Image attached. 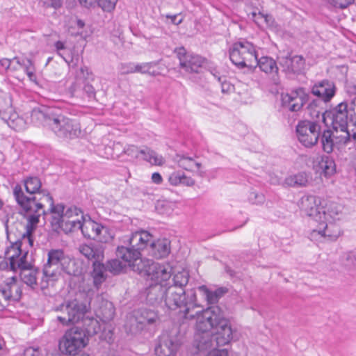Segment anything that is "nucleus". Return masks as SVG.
<instances>
[{
	"mask_svg": "<svg viewBox=\"0 0 356 356\" xmlns=\"http://www.w3.org/2000/svg\"><path fill=\"white\" fill-rule=\"evenodd\" d=\"M164 303L170 310L183 309L184 317L186 319H193V310L200 307L196 303V293L194 289L186 291L184 289L176 286H168Z\"/></svg>",
	"mask_w": 356,
	"mask_h": 356,
	"instance_id": "f257e3e1",
	"label": "nucleus"
},
{
	"mask_svg": "<svg viewBox=\"0 0 356 356\" xmlns=\"http://www.w3.org/2000/svg\"><path fill=\"white\" fill-rule=\"evenodd\" d=\"M13 195L19 209L25 213L38 211L40 209L43 213H45L43 209L44 203H49L50 207L51 202L54 204V199L47 190L42 188L33 194L26 195L22 186L19 184L13 188Z\"/></svg>",
	"mask_w": 356,
	"mask_h": 356,
	"instance_id": "f03ea898",
	"label": "nucleus"
},
{
	"mask_svg": "<svg viewBox=\"0 0 356 356\" xmlns=\"http://www.w3.org/2000/svg\"><path fill=\"white\" fill-rule=\"evenodd\" d=\"M67 255L63 249H51L47 254V261L42 269L43 277L40 283L41 289L48 287L49 280L64 277L66 271Z\"/></svg>",
	"mask_w": 356,
	"mask_h": 356,
	"instance_id": "7ed1b4c3",
	"label": "nucleus"
},
{
	"mask_svg": "<svg viewBox=\"0 0 356 356\" xmlns=\"http://www.w3.org/2000/svg\"><path fill=\"white\" fill-rule=\"evenodd\" d=\"M81 325L88 335H93L100 330V324L90 311V305L72 302L68 303V325Z\"/></svg>",
	"mask_w": 356,
	"mask_h": 356,
	"instance_id": "20e7f679",
	"label": "nucleus"
},
{
	"mask_svg": "<svg viewBox=\"0 0 356 356\" xmlns=\"http://www.w3.org/2000/svg\"><path fill=\"white\" fill-rule=\"evenodd\" d=\"M32 120L39 121L44 126L49 127L59 138L67 137V119L57 110L45 107L35 108L31 112Z\"/></svg>",
	"mask_w": 356,
	"mask_h": 356,
	"instance_id": "39448f33",
	"label": "nucleus"
},
{
	"mask_svg": "<svg viewBox=\"0 0 356 356\" xmlns=\"http://www.w3.org/2000/svg\"><path fill=\"white\" fill-rule=\"evenodd\" d=\"M256 56L255 47L246 40L235 42L229 49V58L238 68L248 67L252 70Z\"/></svg>",
	"mask_w": 356,
	"mask_h": 356,
	"instance_id": "423d86ee",
	"label": "nucleus"
},
{
	"mask_svg": "<svg viewBox=\"0 0 356 356\" xmlns=\"http://www.w3.org/2000/svg\"><path fill=\"white\" fill-rule=\"evenodd\" d=\"M193 318H196L195 327L197 332L211 331L223 320L224 314L218 306H211L202 311H197Z\"/></svg>",
	"mask_w": 356,
	"mask_h": 356,
	"instance_id": "0eeeda50",
	"label": "nucleus"
},
{
	"mask_svg": "<svg viewBox=\"0 0 356 356\" xmlns=\"http://www.w3.org/2000/svg\"><path fill=\"white\" fill-rule=\"evenodd\" d=\"M116 255L128 264L134 271L146 277L150 271L149 268L152 264L154 263L152 260L141 258L140 253H138L137 251L129 252L123 245L117 248Z\"/></svg>",
	"mask_w": 356,
	"mask_h": 356,
	"instance_id": "6e6552de",
	"label": "nucleus"
},
{
	"mask_svg": "<svg viewBox=\"0 0 356 356\" xmlns=\"http://www.w3.org/2000/svg\"><path fill=\"white\" fill-rule=\"evenodd\" d=\"M299 142L306 147L315 145L321 134V125L316 121L302 120L296 126Z\"/></svg>",
	"mask_w": 356,
	"mask_h": 356,
	"instance_id": "1a4fd4ad",
	"label": "nucleus"
},
{
	"mask_svg": "<svg viewBox=\"0 0 356 356\" xmlns=\"http://www.w3.org/2000/svg\"><path fill=\"white\" fill-rule=\"evenodd\" d=\"M6 254L9 256L10 268L13 271H20L33 266V264L27 261L28 251L22 254V241H15L8 248Z\"/></svg>",
	"mask_w": 356,
	"mask_h": 356,
	"instance_id": "9d476101",
	"label": "nucleus"
},
{
	"mask_svg": "<svg viewBox=\"0 0 356 356\" xmlns=\"http://www.w3.org/2000/svg\"><path fill=\"white\" fill-rule=\"evenodd\" d=\"M0 117L7 124L15 131L24 129L25 122L14 111L10 98L0 97Z\"/></svg>",
	"mask_w": 356,
	"mask_h": 356,
	"instance_id": "9b49d317",
	"label": "nucleus"
},
{
	"mask_svg": "<svg viewBox=\"0 0 356 356\" xmlns=\"http://www.w3.org/2000/svg\"><path fill=\"white\" fill-rule=\"evenodd\" d=\"M317 228L309 233V238L313 241H323L324 240L334 241L341 233L339 225L324 221L317 222Z\"/></svg>",
	"mask_w": 356,
	"mask_h": 356,
	"instance_id": "f8f14e48",
	"label": "nucleus"
},
{
	"mask_svg": "<svg viewBox=\"0 0 356 356\" xmlns=\"http://www.w3.org/2000/svg\"><path fill=\"white\" fill-rule=\"evenodd\" d=\"M68 33L71 36L79 37L77 53L82 52L85 41L90 33L85 21L77 15H71L68 19Z\"/></svg>",
	"mask_w": 356,
	"mask_h": 356,
	"instance_id": "ddd939ff",
	"label": "nucleus"
},
{
	"mask_svg": "<svg viewBox=\"0 0 356 356\" xmlns=\"http://www.w3.org/2000/svg\"><path fill=\"white\" fill-rule=\"evenodd\" d=\"M152 240V235L147 231L142 230L131 234L127 240L124 241V245H122L129 252L137 251L140 253V251L145 248L149 250Z\"/></svg>",
	"mask_w": 356,
	"mask_h": 356,
	"instance_id": "4468645a",
	"label": "nucleus"
},
{
	"mask_svg": "<svg viewBox=\"0 0 356 356\" xmlns=\"http://www.w3.org/2000/svg\"><path fill=\"white\" fill-rule=\"evenodd\" d=\"M0 293L7 302L19 301L22 291L20 283L15 276L8 277L0 283Z\"/></svg>",
	"mask_w": 356,
	"mask_h": 356,
	"instance_id": "2eb2a0df",
	"label": "nucleus"
},
{
	"mask_svg": "<svg viewBox=\"0 0 356 356\" xmlns=\"http://www.w3.org/2000/svg\"><path fill=\"white\" fill-rule=\"evenodd\" d=\"M176 53L179 60L180 67L187 72H197L204 63L202 57L187 53L184 47L177 49Z\"/></svg>",
	"mask_w": 356,
	"mask_h": 356,
	"instance_id": "dca6fc26",
	"label": "nucleus"
},
{
	"mask_svg": "<svg viewBox=\"0 0 356 356\" xmlns=\"http://www.w3.org/2000/svg\"><path fill=\"white\" fill-rule=\"evenodd\" d=\"M87 334L79 325L68 327V355L83 348L87 345L88 340Z\"/></svg>",
	"mask_w": 356,
	"mask_h": 356,
	"instance_id": "f3484780",
	"label": "nucleus"
},
{
	"mask_svg": "<svg viewBox=\"0 0 356 356\" xmlns=\"http://www.w3.org/2000/svg\"><path fill=\"white\" fill-rule=\"evenodd\" d=\"M307 100V97L302 88L282 95V98L283 106L293 112L300 111Z\"/></svg>",
	"mask_w": 356,
	"mask_h": 356,
	"instance_id": "a211bd4d",
	"label": "nucleus"
},
{
	"mask_svg": "<svg viewBox=\"0 0 356 356\" xmlns=\"http://www.w3.org/2000/svg\"><path fill=\"white\" fill-rule=\"evenodd\" d=\"M91 74H90L87 67H80L76 72V82L72 83L71 86V94L72 96L75 95V92L77 88H80L83 85V90L88 95L89 98L95 97V91L93 86L89 83H85V82L90 79Z\"/></svg>",
	"mask_w": 356,
	"mask_h": 356,
	"instance_id": "6ab92c4d",
	"label": "nucleus"
},
{
	"mask_svg": "<svg viewBox=\"0 0 356 356\" xmlns=\"http://www.w3.org/2000/svg\"><path fill=\"white\" fill-rule=\"evenodd\" d=\"M65 205L63 204H54L51 202V207H49L51 213V227L54 232L58 235L64 233L67 234L65 228L66 222L64 221Z\"/></svg>",
	"mask_w": 356,
	"mask_h": 356,
	"instance_id": "aec40b11",
	"label": "nucleus"
},
{
	"mask_svg": "<svg viewBox=\"0 0 356 356\" xmlns=\"http://www.w3.org/2000/svg\"><path fill=\"white\" fill-rule=\"evenodd\" d=\"M178 348L177 340L168 333L162 334L155 348L156 356H175Z\"/></svg>",
	"mask_w": 356,
	"mask_h": 356,
	"instance_id": "412c9836",
	"label": "nucleus"
},
{
	"mask_svg": "<svg viewBox=\"0 0 356 356\" xmlns=\"http://www.w3.org/2000/svg\"><path fill=\"white\" fill-rule=\"evenodd\" d=\"M83 235L88 238L99 240V241H106L104 237H102L103 232H107V228L97 222L92 220L90 218L85 219L80 229Z\"/></svg>",
	"mask_w": 356,
	"mask_h": 356,
	"instance_id": "4be33fe9",
	"label": "nucleus"
},
{
	"mask_svg": "<svg viewBox=\"0 0 356 356\" xmlns=\"http://www.w3.org/2000/svg\"><path fill=\"white\" fill-rule=\"evenodd\" d=\"M95 315L102 322L108 323L113 320L115 316V307L113 303L105 300L102 296H97L95 300Z\"/></svg>",
	"mask_w": 356,
	"mask_h": 356,
	"instance_id": "5701e85b",
	"label": "nucleus"
},
{
	"mask_svg": "<svg viewBox=\"0 0 356 356\" xmlns=\"http://www.w3.org/2000/svg\"><path fill=\"white\" fill-rule=\"evenodd\" d=\"M320 199L312 195H304L299 201L298 205L300 210L307 216L313 217L316 222V218L320 214Z\"/></svg>",
	"mask_w": 356,
	"mask_h": 356,
	"instance_id": "b1692460",
	"label": "nucleus"
},
{
	"mask_svg": "<svg viewBox=\"0 0 356 356\" xmlns=\"http://www.w3.org/2000/svg\"><path fill=\"white\" fill-rule=\"evenodd\" d=\"M213 330L216 331L212 334L216 346H225L232 340L233 330L229 321L225 318Z\"/></svg>",
	"mask_w": 356,
	"mask_h": 356,
	"instance_id": "393cba45",
	"label": "nucleus"
},
{
	"mask_svg": "<svg viewBox=\"0 0 356 356\" xmlns=\"http://www.w3.org/2000/svg\"><path fill=\"white\" fill-rule=\"evenodd\" d=\"M279 63L286 73L298 74L304 69L305 60L301 56L287 55L280 57Z\"/></svg>",
	"mask_w": 356,
	"mask_h": 356,
	"instance_id": "a878e982",
	"label": "nucleus"
},
{
	"mask_svg": "<svg viewBox=\"0 0 356 356\" xmlns=\"http://www.w3.org/2000/svg\"><path fill=\"white\" fill-rule=\"evenodd\" d=\"M149 270L147 280L154 281L155 283L167 284L166 281L171 277L172 268L168 264L154 261Z\"/></svg>",
	"mask_w": 356,
	"mask_h": 356,
	"instance_id": "bb28decb",
	"label": "nucleus"
},
{
	"mask_svg": "<svg viewBox=\"0 0 356 356\" xmlns=\"http://www.w3.org/2000/svg\"><path fill=\"white\" fill-rule=\"evenodd\" d=\"M342 206L336 202H330L321 208L320 214L316 218V222H332L340 219L342 213Z\"/></svg>",
	"mask_w": 356,
	"mask_h": 356,
	"instance_id": "cd10ccee",
	"label": "nucleus"
},
{
	"mask_svg": "<svg viewBox=\"0 0 356 356\" xmlns=\"http://www.w3.org/2000/svg\"><path fill=\"white\" fill-rule=\"evenodd\" d=\"M336 88L332 81L323 80L314 84L312 92L318 97L323 102H329L335 95Z\"/></svg>",
	"mask_w": 356,
	"mask_h": 356,
	"instance_id": "c85d7f7f",
	"label": "nucleus"
},
{
	"mask_svg": "<svg viewBox=\"0 0 356 356\" xmlns=\"http://www.w3.org/2000/svg\"><path fill=\"white\" fill-rule=\"evenodd\" d=\"M167 290V284H151L147 289V301L152 305L161 304L165 301Z\"/></svg>",
	"mask_w": 356,
	"mask_h": 356,
	"instance_id": "c756f323",
	"label": "nucleus"
},
{
	"mask_svg": "<svg viewBox=\"0 0 356 356\" xmlns=\"http://www.w3.org/2000/svg\"><path fill=\"white\" fill-rule=\"evenodd\" d=\"M170 241L168 238H160L151 241L149 245V253L156 259L166 257L170 252Z\"/></svg>",
	"mask_w": 356,
	"mask_h": 356,
	"instance_id": "7c9ffc66",
	"label": "nucleus"
},
{
	"mask_svg": "<svg viewBox=\"0 0 356 356\" xmlns=\"http://www.w3.org/2000/svg\"><path fill=\"white\" fill-rule=\"evenodd\" d=\"M349 120V109L348 104L345 103L339 104L333 114L332 126L333 129L348 128Z\"/></svg>",
	"mask_w": 356,
	"mask_h": 356,
	"instance_id": "2f4dec72",
	"label": "nucleus"
},
{
	"mask_svg": "<svg viewBox=\"0 0 356 356\" xmlns=\"http://www.w3.org/2000/svg\"><path fill=\"white\" fill-rule=\"evenodd\" d=\"M195 345L200 351L206 350L209 348L216 349L214 337L211 331L197 332L195 334Z\"/></svg>",
	"mask_w": 356,
	"mask_h": 356,
	"instance_id": "473e14b6",
	"label": "nucleus"
},
{
	"mask_svg": "<svg viewBox=\"0 0 356 356\" xmlns=\"http://www.w3.org/2000/svg\"><path fill=\"white\" fill-rule=\"evenodd\" d=\"M158 321V314L154 310L140 309L136 314L137 327L140 330L143 329L146 325H153Z\"/></svg>",
	"mask_w": 356,
	"mask_h": 356,
	"instance_id": "72a5a7b5",
	"label": "nucleus"
},
{
	"mask_svg": "<svg viewBox=\"0 0 356 356\" xmlns=\"http://www.w3.org/2000/svg\"><path fill=\"white\" fill-rule=\"evenodd\" d=\"M39 274L40 270L33 266L28 269L20 271L19 277L24 284L31 289L35 290L39 286L38 282V276Z\"/></svg>",
	"mask_w": 356,
	"mask_h": 356,
	"instance_id": "f704fd0d",
	"label": "nucleus"
},
{
	"mask_svg": "<svg viewBox=\"0 0 356 356\" xmlns=\"http://www.w3.org/2000/svg\"><path fill=\"white\" fill-rule=\"evenodd\" d=\"M86 217L83 212L77 207H71L68 209V226L70 225V232L80 230Z\"/></svg>",
	"mask_w": 356,
	"mask_h": 356,
	"instance_id": "c9c22d12",
	"label": "nucleus"
},
{
	"mask_svg": "<svg viewBox=\"0 0 356 356\" xmlns=\"http://www.w3.org/2000/svg\"><path fill=\"white\" fill-rule=\"evenodd\" d=\"M118 0H79L81 6L85 8H90L98 6L104 12H112L116 6Z\"/></svg>",
	"mask_w": 356,
	"mask_h": 356,
	"instance_id": "e433bc0d",
	"label": "nucleus"
},
{
	"mask_svg": "<svg viewBox=\"0 0 356 356\" xmlns=\"http://www.w3.org/2000/svg\"><path fill=\"white\" fill-rule=\"evenodd\" d=\"M257 66H259L260 70L266 74H277L278 72L275 60L268 56H263L259 59L257 55L253 69Z\"/></svg>",
	"mask_w": 356,
	"mask_h": 356,
	"instance_id": "4c0bfd02",
	"label": "nucleus"
},
{
	"mask_svg": "<svg viewBox=\"0 0 356 356\" xmlns=\"http://www.w3.org/2000/svg\"><path fill=\"white\" fill-rule=\"evenodd\" d=\"M79 252L87 259L92 261V264L96 261H101L104 257L101 249L88 245H81L79 247Z\"/></svg>",
	"mask_w": 356,
	"mask_h": 356,
	"instance_id": "58836bf2",
	"label": "nucleus"
},
{
	"mask_svg": "<svg viewBox=\"0 0 356 356\" xmlns=\"http://www.w3.org/2000/svg\"><path fill=\"white\" fill-rule=\"evenodd\" d=\"M20 214L24 216L27 218V222L25 225V230L26 231V234H29L31 232H33L36 229L37 225L39 222V218L42 214H44L42 212V210L38 209V211H31L29 213H25L22 209H20L19 212Z\"/></svg>",
	"mask_w": 356,
	"mask_h": 356,
	"instance_id": "ea45409f",
	"label": "nucleus"
},
{
	"mask_svg": "<svg viewBox=\"0 0 356 356\" xmlns=\"http://www.w3.org/2000/svg\"><path fill=\"white\" fill-rule=\"evenodd\" d=\"M325 103L321 99L312 101L307 107L308 115L314 120L318 119L321 116L323 120H325V110L323 106Z\"/></svg>",
	"mask_w": 356,
	"mask_h": 356,
	"instance_id": "a19ab883",
	"label": "nucleus"
},
{
	"mask_svg": "<svg viewBox=\"0 0 356 356\" xmlns=\"http://www.w3.org/2000/svg\"><path fill=\"white\" fill-rule=\"evenodd\" d=\"M168 181L170 185L177 186L183 185L185 186H193L195 184V180L190 177H187L184 173L180 172H174L168 177Z\"/></svg>",
	"mask_w": 356,
	"mask_h": 356,
	"instance_id": "79ce46f5",
	"label": "nucleus"
},
{
	"mask_svg": "<svg viewBox=\"0 0 356 356\" xmlns=\"http://www.w3.org/2000/svg\"><path fill=\"white\" fill-rule=\"evenodd\" d=\"M178 166L187 171H193L194 168L199 169L201 163L195 161L193 158L177 154L174 159Z\"/></svg>",
	"mask_w": 356,
	"mask_h": 356,
	"instance_id": "37998d69",
	"label": "nucleus"
},
{
	"mask_svg": "<svg viewBox=\"0 0 356 356\" xmlns=\"http://www.w3.org/2000/svg\"><path fill=\"white\" fill-rule=\"evenodd\" d=\"M307 183L308 178L307 174L300 172L286 177L284 184L289 187H303L306 186Z\"/></svg>",
	"mask_w": 356,
	"mask_h": 356,
	"instance_id": "c03bdc74",
	"label": "nucleus"
},
{
	"mask_svg": "<svg viewBox=\"0 0 356 356\" xmlns=\"http://www.w3.org/2000/svg\"><path fill=\"white\" fill-rule=\"evenodd\" d=\"M140 152L143 155V159L152 165H162L165 163V159L161 155H159L148 147L140 149Z\"/></svg>",
	"mask_w": 356,
	"mask_h": 356,
	"instance_id": "a18cd8bd",
	"label": "nucleus"
},
{
	"mask_svg": "<svg viewBox=\"0 0 356 356\" xmlns=\"http://www.w3.org/2000/svg\"><path fill=\"white\" fill-rule=\"evenodd\" d=\"M92 264L93 282L95 286L98 288L106 280L104 270H106V266L105 267L104 265L101 263V261H96L94 262Z\"/></svg>",
	"mask_w": 356,
	"mask_h": 356,
	"instance_id": "49530a36",
	"label": "nucleus"
},
{
	"mask_svg": "<svg viewBox=\"0 0 356 356\" xmlns=\"http://www.w3.org/2000/svg\"><path fill=\"white\" fill-rule=\"evenodd\" d=\"M333 136L337 146L341 147L350 143V130L346 129H334Z\"/></svg>",
	"mask_w": 356,
	"mask_h": 356,
	"instance_id": "de8ad7c7",
	"label": "nucleus"
},
{
	"mask_svg": "<svg viewBox=\"0 0 356 356\" xmlns=\"http://www.w3.org/2000/svg\"><path fill=\"white\" fill-rule=\"evenodd\" d=\"M23 185L28 195L42 189V183L38 177H29L23 180Z\"/></svg>",
	"mask_w": 356,
	"mask_h": 356,
	"instance_id": "09e8293b",
	"label": "nucleus"
},
{
	"mask_svg": "<svg viewBox=\"0 0 356 356\" xmlns=\"http://www.w3.org/2000/svg\"><path fill=\"white\" fill-rule=\"evenodd\" d=\"M321 143L324 152L331 153L336 145L333 132L330 130H325L322 134Z\"/></svg>",
	"mask_w": 356,
	"mask_h": 356,
	"instance_id": "8fccbe9b",
	"label": "nucleus"
},
{
	"mask_svg": "<svg viewBox=\"0 0 356 356\" xmlns=\"http://www.w3.org/2000/svg\"><path fill=\"white\" fill-rule=\"evenodd\" d=\"M319 168L322 170L325 176H330L335 172L334 161L329 156H323L319 161Z\"/></svg>",
	"mask_w": 356,
	"mask_h": 356,
	"instance_id": "3c124183",
	"label": "nucleus"
},
{
	"mask_svg": "<svg viewBox=\"0 0 356 356\" xmlns=\"http://www.w3.org/2000/svg\"><path fill=\"white\" fill-rule=\"evenodd\" d=\"M189 279L188 273L186 270L178 272L174 275L173 284L170 286H176L177 288L181 287L183 289L188 282Z\"/></svg>",
	"mask_w": 356,
	"mask_h": 356,
	"instance_id": "603ef678",
	"label": "nucleus"
},
{
	"mask_svg": "<svg viewBox=\"0 0 356 356\" xmlns=\"http://www.w3.org/2000/svg\"><path fill=\"white\" fill-rule=\"evenodd\" d=\"M125 267L126 264L118 259H111L106 264V270L114 275L120 274Z\"/></svg>",
	"mask_w": 356,
	"mask_h": 356,
	"instance_id": "864d4df0",
	"label": "nucleus"
},
{
	"mask_svg": "<svg viewBox=\"0 0 356 356\" xmlns=\"http://www.w3.org/2000/svg\"><path fill=\"white\" fill-rule=\"evenodd\" d=\"M156 65V63L154 62L134 64V73L140 72L142 74H149L152 76H156L158 73L155 71H151V68Z\"/></svg>",
	"mask_w": 356,
	"mask_h": 356,
	"instance_id": "5fc2aeb1",
	"label": "nucleus"
},
{
	"mask_svg": "<svg viewBox=\"0 0 356 356\" xmlns=\"http://www.w3.org/2000/svg\"><path fill=\"white\" fill-rule=\"evenodd\" d=\"M199 290L205 296V298L209 304L217 303L219 298L215 291L209 290L206 286L202 285L199 287Z\"/></svg>",
	"mask_w": 356,
	"mask_h": 356,
	"instance_id": "6e6d98bb",
	"label": "nucleus"
},
{
	"mask_svg": "<svg viewBox=\"0 0 356 356\" xmlns=\"http://www.w3.org/2000/svg\"><path fill=\"white\" fill-rule=\"evenodd\" d=\"M248 201L252 204H260L264 202L265 197L261 193L252 191L249 193Z\"/></svg>",
	"mask_w": 356,
	"mask_h": 356,
	"instance_id": "4d7b16f0",
	"label": "nucleus"
},
{
	"mask_svg": "<svg viewBox=\"0 0 356 356\" xmlns=\"http://www.w3.org/2000/svg\"><path fill=\"white\" fill-rule=\"evenodd\" d=\"M350 122L356 127V97L348 105Z\"/></svg>",
	"mask_w": 356,
	"mask_h": 356,
	"instance_id": "13d9d810",
	"label": "nucleus"
},
{
	"mask_svg": "<svg viewBox=\"0 0 356 356\" xmlns=\"http://www.w3.org/2000/svg\"><path fill=\"white\" fill-rule=\"evenodd\" d=\"M24 72L27 74L28 77L31 81H35L36 76L35 74V70L33 65V63L30 59H26V65L24 66Z\"/></svg>",
	"mask_w": 356,
	"mask_h": 356,
	"instance_id": "bf43d9fd",
	"label": "nucleus"
},
{
	"mask_svg": "<svg viewBox=\"0 0 356 356\" xmlns=\"http://www.w3.org/2000/svg\"><path fill=\"white\" fill-rule=\"evenodd\" d=\"M58 350L62 356L67 355V331L58 341Z\"/></svg>",
	"mask_w": 356,
	"mask_h": 356,
	"instance_id": "052dcab7",
	"label": "nucleus"
},
{
	"mask_svg": "<svg viewBox=\"0 0 356 356\" xmlns=\"http://www.w3.org/2000/svg\"><path fill=\"white\" fill-rule=\"evenodd\" d=\"M26 59H22L19 57L12 58V71H17L26 65Z\"/></svg>",
	"mask_w": 356,
	"mask_h": 356,
	"instance_id": "680f3d73",
	"label": "nucleus"
},
{
	"mask_svg": "<svg viewBox=\"0 0 356 356\" xmlns=\"http://www.w3.org/2000/svg\"><path fill=\"white\" fill-rule=\"evenodd\" d=\"M33 232H31L29 234H26V231L22 234V238L17 241H22V246L24 243H28L30 247L33 246L34 239L33 236Z\"/></svg>",
	"mask_w": 356,
	"mask_h": 356,
	"instance_id": "e2e57ef3",
	"label": "nucleus"
},
{
	"mask_svg": "<svg viewBox=\"0 0 356 356\" xmlns=\"http://www.w3.org/2000/svg\"><path fill=\"white\" fill-rule=\"evenodd\" d=\"M140 149H138L135 145H129L124 149L126 154L134 158H138L139 156V154H140Z\"/></svg>",
	"mask_w": 356,
	"mask_h": 356,
	"instance_id": "0e129e2a",
	"label": "nucleus"
},
{
	"mask_svg": "<svg viewBox=\"0 0 356 356\" xmlns=\"http://www.w3.org/2000/svg\"><path fill=\"white\" fill-rule=\"evenodd\" d=\"M329 1L334 7L344 8L352 3L353 0H329Z\"/></svg>",
	"mask_w": 356,
	"mask_h": 356,
	"instance_id": "69168bd1",
	"label": "nucleus"
},
{
	"mask_svg": "<svg viewBox=\"0 0 356 356\" xmlns=\"http://www.w3.org/2000/svg\"><path fill=\"white\" fill-rule=\"evenodd\" d=\"M23 356H42L38 348L29 347L24 351Z\"/></svg>",
	"mask_w": 356,
	"mask_h": 356,
	"instance_id": "338daca9",
	"label": "nucleus"
},
{
	"mask_svg": "<svg viewBox=\"0 0 356 356\" xmlns=\"http://www.w3.org/2000/svg\"><path fill=\"white\" fill-rule=\"evenodd\" d=\"M206 356H229V352L227 349H214Z\"/></svg>",
	"mask_w": 356,
	"mask_h": 356,
	"instance_id": "774afa93",
	"label": "nucleus"
}]
</instances>
